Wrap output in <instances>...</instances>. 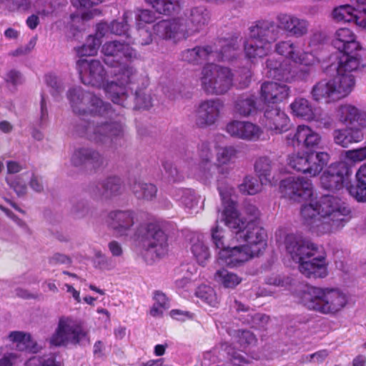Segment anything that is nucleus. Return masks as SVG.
<instances>
[{"label":"nucleus","mask_w":366,"mask_h":366,"mask_svg":"<svg viewBox=\"0 0 366 366\" xmlns=\"http://www.w3.org/2000/svg\"><path fill=\"white\" fill-rule=\"evenodd\" d=\"M195 295L209 306L217 307L219 304V297L214 290L209 286L201 285L198 287Z\"/></svg>","instance_id":"43"},{"label":"nucleus","mask_w":366,"mask_h":366,"mask_svg":"<svg viewBox=\"0 0 366 366\" xmlns=\"http://www.w3.org/2000/svg\"><path fill=\"white\" fill-rule=\"evenodd\" d=\"M30 0H12L10 9L12 10L26 11L31 7Z\"/></svg>","instance_id":"63"},{"label":"nucleus","mask_w":366,"mask_h":366,"mask_svg":"<svg viewBox=\"0 0 366 366\" xmlns=\"http://www.w3.org/2000/svg\"><path fill=\"white\" fill-rule=\"evenodd\" d=\"M177 200L189 209L194 208L198 199L193 192L189 189H181L178 191Z\"/></svg>","instance_id":"51"},{"label":"nucleus","mask_w":366,"mask_h":366,"mask_svg":"<svg viewBox=\"0 0 366 366\" xmlns=\"http://www.w3.org/2000/svg\"><path fill=\"white\" fill-rule=\"evenodd\" d=\"M275 51L280 55L284 56L295 64L307 67L298 74L292 70L290 65L286 63L280 64L278 66H273L271 61H267V66L270 69L269 75L278 80L286 82L291 81L296 75L300 78L306 77L312 67L318 62L315 54L308 48H300L291 40L280 41L275 45Z\"/></svg>","instance_id":"5"},{"label":"nucleus","mask_w":366,"mask_h":366,"mask_svg":"<svg viewBox=\"0 0 366 366\" xmlns=\"http://www.w3.org/2000/svg\"><path fill=\"white\" fill-rule=\"evenodd\" d=\"M137 104L144 109H148L152 106L151 97L149 95H142L139 92H136Z\"/></svg>","instance_id":"62"},{"label":"nucleus","mask_w":366,"mask_h":366,"mask_svg":"<svg viewBox=\"0 0 366 366\" xmlns=\"http://www.w3.org/2000/svg\"><path fill=\"white\" fill-rule=\"evenodd\" d=\"M337 122L342 124H357V127L366 128V111L351 104L339 105L335 112Z\"/></svg>","instance_id":"24"},{"label":"nucleus","mask_w":366,"mask_h":366,"mask_svg":"<svg viewBox=\"0 0 366 366\" xmlns=\"http://www.w3.org/2000/svg\"><path fill=\"white\" fill-rule=\"evenodd\" d=\"M216 56L218 62L227 63V56L220 53L212 52L209 46H197L185 50L182 54V60L194 64H200L203 60L210 59V56ZM200 81L203 89L208 94H222L229 89V69L227 65L207 64L204 66L201 72Z\"/></svg>","instance_id":"3"},{"label":"nucleus","mask_w":366,"mask_h":366,"mask_svg":"<svg viewBox=\"0 0 366 366\" xmlns=\"http://www.w3.org/2000/svg\"><path fill=\"white\" fill-rule=\"evenodd\" d=\"M103 1L104 0H71L72 5L81 11L77 14L71 15V20L72 21L71 26H74L76 22L87 21L99 15L100 14L99 9L92 8V6Z\"/></svg>","instance_id":"31"},{"label":"nucleus","mask_w":366,"mask_h":366,"mask_svg":"<svg viewBox=\"0 0 366 366\" xmlns=\"http://www.w3.org/2000/svg\"><path fill=\"white\" fill-rule=\"evenodd\" d=\"M135 213L131 210L113 211L107 217L108 227L117 237L129 236L134 224Z\"/></svg>","instance_id":"21"},{"label":"nucleus","mask_w":366,"mask_h":366,"mask_svg":"<svg viewBox=\"0 0 366 366\" xmlns=\"http://www.w3.org/2000/svg\"><path fill=\"white\" fill-rule=\"evenodd\" d=\"M208 21L207 13L203 8H194L185 19L163 20L156 24L154 33L174 42L186 39L202 30Z\"/></svg>","instance_id":"7"},{"label":"nucleus","mask_w":366,"mask_h":366,"mask_svg":"<svg viewBox=\"0 0 366 366\" xmlns=\"http://www.w3.org/2000/svg\"><path fill=\"white\" fill-rule=\"evenodd\" d=\"M342 155L345 162L347 160L352 163H359L366 161V146L346 150Z\"/></svg>","instance_id":"53"},{"label":"nucleus","mask_w":366,"mask_h":366,"mask_svg":"<svg viewBox=\"0 0 366 366\" xmlns=\"http://www.w3.org/2000/svg\"><path fill=\"white\" fill-rule=\"evenodd\" d=\"M329 355V352L327 350H322L310 355V361L315 363L322 362Z\"/></svg>","instance_id":"64"},{"label":"nucleus","mask_w":366,"mask_h":366,"mask_svg":"<svg viewBox=\"0 0 366 366\" xmlns=\"http://www.w3.org/2000/svg\"><path fill=\"white\" fill-rule=\"evenodd\" d=\"M135 18L136 26L138 30L146 28L147 24H152L155 20L154 14L147 9H137L133 13Z\"/></svg>","instance_id":"50"},{"label":"nucleus","mask_w":366,"mask_h":366,"mask_svg":"<svg viewBox=\"0 0 366 366\" xmlns=\"http://www.w3.org/2000/svg\"><path fill=\"white\" fill-rule=\"evenodd\" d=\"M350 210L340 199L325 195L309 204L300 211L303 224L317 233H327L342 228L347 222Z\"/></svg>","instance_id":"2"},{"label":"nucleus","mask_w":366,"mask_h":366,"mask_svg":"<svg viewBox=\"0 0 366 366\" xmlns=\"http://www.w3.org/2000/svg\"><path fill=\"white\" fill-rule=\"evenodd\" d=\"M262 182L258 180L256 177L248 175L246 176L242 182L238 185L239 191L247 195H255L261 192L262 189Z\"/></svg>","instance_id":"41"},{"label":"nucleus","mask_w":366,"mask_h":366,"mask_svg":"<svg viewBox=\"0 0 366 366\" xmlns=\"http://www.w3.org/2000/svg\"><path fill=\"white\" fill-rule=\"evenodd\" d=\"M223 108L218 99L202 102L195 112V122L200 127L214 124L220 117Z\"/></svg>","instance_id":"23"},{"label":"nucleus","mask_w":366,"mask_h":366,"mask_svg":"<svg viewBox=\"0 0 366 366\" xmlns=\"http://www.w3.org/2000/svg\"><path fill=\"white\" fill-rule=\"evenodd\" d=\"M337 76L350 77L352 80V89L355 85L353 71L366 66V49L362 46L357 49L340 51Z\"/></svg>","instance_id":"18"},{"label":"nucleus","mask_w":366,"mask_h":366,"mask_svg":"<svg viewBox=\"0 0 366 366\" xmlns=\"http://www.w3.org/2000/svg\"><path fill=\"white\" fill-rule=\"evenodd\" d=\"M105 64L114 67V74L117 80L122 84L131 86L136 76V71L129 61L137 58L135 51L129 45L118 41H109L102 46Z\"/></svg>","instance_id":"10"},{"label":"nucleus","mask_w":366,"mask_h":366,"mask_svg":"<svg viewBox=\"0 0 366 366\" xmlns=\"http://www.w3.org/2000/svg\"><path fill=\"white\" fill-rule=\"evenodd\" d=\"M254 171L262 184L271 183L272 161L269 158L259 157L254 164Z\"/></svg>","instance_id":"39"},{"label":"nucleus","mask_w":366,"mask_h":366,"mask_svg":"<svg viewBox=\"0 0 366 366\" xmlns=\"http://www.w3.org/2000/svg\"><path fill=\"white\" fill-rule=\"evenodd\" d=\"M153 305L149 310V315L154 317H162L169 307V301L162 292L156 291L153 295Z\"/></svg>","instance_id":"40"},{"label":"nucleus","mask_w":366,"mask_h":366,"mask_svg":"<svg viewBox=\"0 0 366 366\" xmlns=\"http://www.w3.org/2000/svg\"><path fill=\"white\" fill-rule=\"evenodd\" d=\"M329 160L330 155L325 152H297L288 157L287 164L297 172L315 177L322 170Z\"/></svg>","instance_id":"14"},{"label":"nucleus","mask_w":366,"mask_h":366,"mask_svg":"<svg viewBox=\"0 0 366 366\" xmlns=\"http://www.w3.org/2000/svg\"><path fill=\"white\" fill-rule=\"evenodd\" d=\"M6 180L8 184L14 189L18 196H21L26 194V186L23 182L21 177H16L14 179L7 177Z\"/></svg>","instance_id":"57"},{"label":"nucleus","mask_w":366,"mask_h":366,"mask_svg":"<svg viewBox=\"0 0 366 366\" xmlns=\"http://www.w3.org/2000/svg\"><path fill=\"white\" fill-rule=\"evenodd\" d=\"M261 129L257 126L244 122L230 123V135L245 139H257L261 134Z\"/></svg>","instance_id":"34"},{"label":"nucleus","mask_w":366,"mask_h":366,"mask_svg":"<svg viewBox=\"0 0 366 366\" xmlns=\"http://www.w3.org/2000/svg\"><path fill=\"white\" fill-rule=\"evenodd\" d=\"M86 336L81 323L70 317H61L57 328L49 339L54 346L66 345L68 343H78Z\"/></svg>","instance_id":"15"},{"label":"nucleus","mask_w":366,"mask_h":366,"mask_svg":"<svg viewBox=\"0 0 366 366\" xmlns=\"http://www.w3.org/2000/svg\"><path fill=\"white\" fill-rule=\"evenodd\" d=\"M357 184L348 187L350 194L357 201L366 202V163L362 164L355 174Z\"/></svg>","instance_id":"35"},{"label":"nucleus","mask_w":366,"mask_h":366,"mask_svg":"<svg viewBox=\"0 0 366 366\" xmlns=\"http://www.w3.org/2000/svg\"><path fill=\"white\" fill-rule=\"evenodd\" d=\"M355 11L350 5H342L335 8L332 11V19L337 22L355 21Z\"/></svg>","instance_id":"47"},{"label":"nucleus","mask_w":366,"mask_h":366,"mask_svg":"<svg viewBox=\"0 0 366 366\" xmlns=\"http://www.w3.org/2000/svg\"><path fill=\"white\" fill-rule=\"evenodd\" d=\"M237 337L239 343L244 347L255 345L257 342L255 335L250 331H239Z\"/></svg>","instance_id":"56"},{"label":"nucleus","mask_w":366,"mask_h":366,"mask_svg":"<svg viewBox=\"0 0 366 366\" xmlns=\"http://www.w3.org/2000/svg\"><path fill=\"white\" fill-rule=\"evenodd\" d=\"M287 254L298 264L300 272L307 277L323 278L327 274L325 257L318 254L316 245L295 234H288L285 241Z\"/></svg>","instance_id":"4"},{"label":"nucleus","mask_w":366,"mask_h":366,"mask_svg":"<svg viewBox=\"0 0 366 366\" xmlns=\"http://www.w3.org/2000/svg\"><path fill=\"white\" fill-rule=\"evenodd\" d=\"M132 191L139 199H152L157 194V188L152 184L135 182L132 186Z\"/></svg>","instance_id":"45"},{"label":"nucleus","mask_w":366,"mask_h":366,"mask_svg":"<svg viewBox=\"0 0 366 366\" xmlns=\"http://www.w3.org/2000/svg\"><path fill=\"white\" fill-rule=\"evenodd\" d=\"M283 195L295 202L309 199L313 194L312 183L304 177H289L281 182Z\"/></svg>","instance_id":"20"},{"label":"nucleus","mask_w":366,"mask_h":366,"mask_svg":"<svg viewBox=\"0 0 366 366\" xmlns=\"http://www.w3.org/2000/svg\"><path fill=\"white\" fill-rule=\"evenodd\" d=\"M290 89L283 84L265 82L261 87V97L265 102L277 103L289 97Z\"/></svg>","instance_id":"30"},{"label":"nucleus","mask_w":366,"mask_h":366,"mask_svg":"<svg viewBox=\"0 0 366 366\" xmlns=\"http://www.w3.org/2000/svg\"><path fill=\"white\" fill-rule=\"evenodd\" d=\"M262 122L265 128L276 134L287 131L290 126L288 116L277 107H272L265 110Z\"/></svg>","instance_id":"27"},{"label":"nucleus","mask_w":366,"mask_h":366,"mask_svg":"<svg viewBox=\"0 0 366 366\" xmlns=\"http://www.w3.org/2000/svg\"><path fill=\"white\" fill-rule=\"evenodd\" d=\"M109 113L99 115L108 119L104 123L96 127L94 130L93 139L97 142H107V141H114V139L123 135L124 128L121 117L114 118V112L108 104Z\"/></svg>","instance_id":"19"},{"label":"nucleus","mask_w":366,"mask_h":366,"mask_svg":"<svg viewBox=\"0 0 366 366\" xmlns=\"http://www.w3.org/2000/svg\"><path fill=\"white\" fill-rule=\"evenodd\" d=\"M248 362V360L240 352H234L230 355V364L234 366H243Z\"/></svg>","instance_id":"61"},{"label":"nucleus","mask_w":366,"mask_h":366,"mask_svg":"<svg viewBox=\"0 0 366 366\" xmlns=\"http://www.w3.org/2000/svg\"><path fill=\"white\" fill-rule=\"evenodd\" d=\"M103 194L106 197H110L118 194L122 188L121 180L117 177H112L107 179L103 183Z\"/></svg>","instance_id":"54"},{"label":"nucleus","mask_w":366,"mask_h":366,"mask_svg":"<svg viewBox=\"0 0 366 366\" xmlns=\"http://www.w3.org/2000/svg\"><path fill=\"white\" fill-rule=\"evenodd\" d=\"M67 99L74 112L79 114L102 115L109 113L108 104L97 95L84 91L80 86L70 88L66 93Z\"/></svg>","instance_id":"13"},{"label":"nucleus","mask_w":366,"mask_h":366,"mask_svg":"<svg viewBox=\"0 0 366 366\" xmlns=\"http://www.w3.org/2000/svg\"><path fill=\"white\" fill-rule=\"evenodd\" d=\"M332 44L340 51L357 49L361 47L360 43L356 40L355 34L348 28L337 29L335 32Z\"/></svg>","instance_id":"33"},{"label":"nucleus","mask_w":366,"mask_h":366,"mask_svg":"<svg viewBox=\"0 0 366 366\" xmlns=\"http://www.w3.org/2000/svg\"><path fill=\"white\" fill-rule=\"evenodd\" d=\"M25 366H63L61 362L56 360L54 355H36L29 358Z\"/></svg>","instance_id":"46"},{"label":"nucleus","mask_w":366,"mask_h":366,"mask_svg":"<svg viewBox=\"0 0 366 366\" xmlns=\"http://www.w3.org/2000/svg\"><path fill=\"white\" fill-rule=\"evenodd\" d=\"M352 166L345 161L332 164L320 178L322 187L329 190H339L352 185Z\"/></svg>","instance_id":"17"},{"label":"nucleus","mask_w":366,"mask_h":366,"mask_svg":"<svg viewBox=\"0 0 366 366\" xmlns=\"http://www.w3.org/2000/svg\"><path fill=\"white\" fill-rule=\"evenodd\" d=\"M158 13L170 14L179 6V0H145Z\"/></svg>","instance_id":"44"},{"label":"nucleus","mask_w":366,"mask_h":366,"mask_svg":"<svg viewBox=\"0 0 366 366\" xmlns=\"http://www.w3.org/2000/svg\"><path fill=\"white\" fill-rule=\"evenodd\" d=\"M133 20V12L125 11L122 21H114L110 25L106 23H100L97 25V34L104 36L108 34L117 35H127L129 29V23Z\"/></svg>","instance_id":"29"},{"label":"nucleus","mask_w":366,"mask_h":366,"mask_svg":"<svg viewBox=\"0 0 366 366\" xmlns=\"http://www.w3.org/2000/svg\"><path fill=\"white\" fill-rule=\"evenodd\" d=\"M259 216L258 208L252 204H248L239 208L236 202L230 201V235H234L233 241L239 242V238L248 227Z\"/></svg>","instance_id":"16"},{"label":"nucleus","mask_w":366,"mask_h":366,"mask_svg":"<svg viewBox=\"0 0 366 366\" xmlns=\"http://www.w3.org/2000/svg\"><path fill=\"white\" fill-rule=\"evenodd\" d=\"M99 35L89 36L85 44L81 46L76 48V53L79 56H94L97 54L99 45L101 44Z\"/></svg>","instance_id":"42"},{"label":"nucleus","mask_w":366,"mask_h":366,"mask_svg":"<svg viewBox=\"0 0 366 366\" xmlns=\"http://www.w3.org/2000/svg\"><path fill=\"white\" fill-rule=\"evenodd\" d=\"M169 315L172 319L181 322L192 318V315L191 313L181 310H172L169 312Z\"/></svg>","instance_id":"59"},{"label":"nucleus","mask_w":366,"mask_h":366,"mask_svg":"<svg viewBox=\"0 0 366 366\" xmlns=\"http://www.w3.org/2000/svg\"><path fill=\"white\" fill-rule=\"evenodd\" d=\"M217 189L221 198L218 207L215 226L212 229V241L216 248V272L214 280L224 287H229V241L227 229L229 227V192L227 189L229 151L227 148L219 149L217 154Z\"/></svg>","instance_id":"1"},{"label":"nucleus","mask_w":366,"mask_h":366,"mask_svg":"<svg viewBox=\"0 0 366 366\" xmlns=\"http://www.w3.org/2000/svg\"><path fill=\"white\" fill-rule=\"evenodd\" d=\"M98 261L97 262L96 267L102 270H109L112 268V260L104 256L101 252L97 253Z\"/></svg>","instance_id":"58"},{"label":"nucleus","mask_w":366,"mask_h":366,"mask_svg":"<svg viewBox=\"0 0 366 366\" xmlns=\"http://www.w3.org/2000/svg\"><path fill=\"white\" fill-rule=\"evenodd\" d=\"M239 238L257 256L262 253L267 247V233L264 229L252 222Z\"/></svg>","instance_id":"26"},{"label":"nucleus","mask_w":366,"mask_h":366,"mask_svg":"<svg viewBox=\"0 0 366 366\" xmlns=\"http://www.w3.org/2000/svg\"><path fill=\"white\" fill-rule=\"evenodd\" d=\"M293 115L305 120L311 121L315 119L313 109L310 102L305 98H297L290 104Z\"/></svg>","instance_id":"37"},{"label":"nucleus","mask_w":366,"mask_h":366,"mask_svg":"<svg viewBox=\"0 0 366 366\" xmlns=\"http://www.w3.org/2000/svg\"><path fill=\"white\" fill-rule=\"evenodd\" d=\"M364 128L355 127H346L335 129L332 132L334 142L342 147L348 148L352 144H357L364 139Z\"/></svg>","instance_id":"28"},{"label":"nucleus","mask_w":366,"mask_h":366,"mask_svg":"<svg viewBox=\"0 0 366 366\" xmlns=\"http://www.w3.org/2000/svg\"><path fill=\"white\" fill-rule=\"evenodd\" d=\"M71 162L76 167L89 164L98 167L103 164L104 159L99 152L88 148H81L74 152Z\"/></svg>","instance_id":"32"},{"label":"nucleus","mask_w":366,"mask_h":366,"mask_svg":"<svg viewBox=\"0 0 366 366\" xmlns=\"http://www.w3.org/2000/svg\"><path fill=\"white\" fill-rule=\"evenodd\" d=\"M321 136L316 131L307 125H300L293 135L287 137V143L293 147L302 145L307 149L318 147L321 142Z\"/></svg>","instance_id":"25"},{"label":"nucleus","mask_w":366,"mask_h":366,"mask_svg":"<svg viewBox=\"0 0 366 366\" xmlns=\"http://www.w3.org/2000/svg\"><path fill=\"white\" fill-rule=\"evenodd\" d=\"M138 228L132 238L144 259L151 263L164 257L169 251L167 234L157 224H149L144 229Z\"/></svg>","instance_id":"11"},{"label":"nucleus","mask_w":366,"mask_h":366,"mask_svg":"<svg viewBox=\"0 0 366 366\" xmlns=\"http://www.w3.org/2000/svg\"><path fill=\"white\" fill-rule=\"evenodd\" d=\"M191 251L199 264L204 265L210 258L209 247L199 239L192 244Z\"/></svg>","instance_id":"48"},{"label":"nucleus","mask_w":366,"mask_h":366,"mask_svg":"<svg viewBox=\"0 0 366 366\" xmlns=\"http://www.w3.org/2000/svg\"><path fill=\"white\" fill-rule=\"evenodd\" d=\"M279 39V29L271 20L262 19L249 27L244 42L245 56L249 59H261L272 50V43Z\"/></svg>","instance_id":"8"},{"label":"nucleus","mask_w":366,"mask_h":366,"mask_svg":"<svg viewBox=\"0 0 366 366\" xmlns=\"http://www.w3.org/2000/svg\"><path fill=\"white\" fill-rule=\"evenodd\" d=\"M257 255L245 244L230 247V267H237Z\"/></svg>","instance_id":"38"},{"label":"nucleus","mask_w":366,"mask_h":366,"mask_svg":"<svg viewBox=\"0 0 366 366\" xmlns=\"http://www.w3.org/2000/svg\"><path fill=\"white\" fill-rule=\"evenodd\" d=\"M5 80L6 82L11 84L12 85H18L21 84L22 77L19 72L15 70H11L6 73Z\"/></svg>","instance_id":"60"},{"label":"nucleus","mask_w":366,"mask_h":366,"mask_svg":"<svg viewBox=\"0 0 366 366\" xmlns=\"http://www.w3.org/2000/svg\"><path fill=\"white\" fill-rule=\"evenodd\" d=\"M76 67L84 84L102 87L114 103L123 104L128 89H132L128 84H125L124 81L122 84L116 78L114 81L106 83L107 72L98 60L80 59L77 61Z\"/></svg>","instance_id":"6"},{"label":"nucleus","mask_w":366,"mask_h":366,"mask_svg":"<svg viewBox=\"0 0 366 366\" xmlns=\"http://www.w3.org/2000/svg\"><path fill=\"white\" fill-rule=\"evenodd\" d=\"M238 112L243 115H249L256 109V104L253 97L239 101L237 104Z\"/></svg>","instance_id":"55"},{"label":"nucleus","mask_w":366,"mask_h":366,"mask_svg":"<svg viewBox=\"0 0 366 366\" xmlns=\"http://www.w3.org/2000/svg\"><path fill=\"white\" fill-rule=\"evenodd\" d=\"M46 84L51 87V95L56 98L64 90V85L61 79L54 74H48L45 76Z\"/></svg>","instance_id":"52"},{"label":"nucleus","mask_w":366,"mask_h":366,"mask_svg":"<svg viewBox=\"0 0 366 366\" xmlns=\"http://www.w3.org/2000/svg\"><path fill=\"white\" fill-rule=\"evenodd\" d=\"M279 30L282 29L288 34L300 38L305 36L309 31L310 23L304 19L295 14L280 13L276 16ZM280 31H279V35Z\"/></svg>","instance_id":"22"},{"label":"nucleus","mask_w":366,"mask_h":366,"mask_svg":"<svg viewBox=\"0 0 366 366\" xmlns=\"http://www.w3.org/2000/svg\"><path fill=\"white\" fill-rule=\"evenodd\" d=\"M7 340L15 345L18 350H28L32 352L36 351V344L29 333L22 331H13L9 334Z\"/></svg>","instance_id":"36"},{"label":"nucleus","mask_w":366,"mask_h":366,"mask_svg":"<svg viewBox=\"0 0 366 366\" xmlns=\"http://www.w3.org/2000/svg\"><path fill=\"white\" fill-rule=\"evenodd\" d=\"M21 362L17 352L11 351L7 345L0 346V366H16Z\"/></svg>","instance_id":"49"},{"label":"nucleus","mask_w":366,"mask_h":366,"mask_svg":"<svg viewBox=\"0 0 366 366\" xmlns=\"http://www.w3.org/2000/svg\"><path fill=\"white\" fill-rule=\"evenodd\" d=\"M352 91V79L336 75L317 81L312 86L310 94L315 102L329 104L346 97Z\"/></svg>","instance_id":"12"},{"label":"nucleus","mask_w":366,"mask_h":366,"mask_svg":"<svg viewBox=\"0 0 366 366\" xmlns=\"http://www.w3.org/2000/svg\"><path fill=\"white\" fill-rule=\"evenodd\" d=\"M301 300L310 310L336 315L347 306L348 297L338 289L310 287L302 292Z\"/></svg>","instance_id":"9"}]
</instances>
